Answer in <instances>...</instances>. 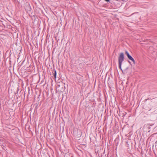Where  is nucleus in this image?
Returning <instances> with one entry per match:
<instances>
[{"label":"nucleus","instance_id":"1","mask_svg":"<svg viewBox=\"0 0 157 157\" xmlns=\"http://www.w3.org/2000/svg\"><path fill=\"white\" fill-rule=\"evenodd\" d=\"M124 60V55L123 52H121L120 53L118 58V61L119 67L120 69L121 70L122 72L123 70L121 68V65L123 62Z\"/></svg>","mask_w":157,"mask_h":157},{"label":"nucleus","instance_id":"2","mask_svg":"<svg viewBox=\"0 0 157 157\" xmlns=\"http://www.w3.org/2000/svg\"><path fill=\"white\" fill-rule=\"evenodd\" d=\"M125 54L127 56L128 58L130 60L132 61L134 64H135L136 63L135 60L129 54L128 52L126 50L125 51Z\"/></svg>","mask_w":157,"mask_h":157},{"label":"nucleus","instance_id":"3","mask_svg":"<svg viewBox=\"0 0 157 157\" xmlns=\"http://www.w3.org/2000/svg\"><path fill=\"white\" fill-rule=\"evenodd\" d=\"M125 145L128 147L129 149H132L133 148L132 143L130 140H128L126 141Z\"/></svg>","mask_w":157,"mask_h":157},{"label":"nucleus","instance_id":"4","mask_svg":"<svg viewBox=\"0 0 157 157\" xmlns=\"http://www.w3.org/2000/svg\"><path fill=\"white\" fill-rule=\"evenodd\" d=\"M84 134V133H83V136H82V139L80 140H79V144L80 145L85 146L86 144V143L85 142V140H84L85 136Z\"/></svg>","mask_w":157,"mask_h":157},{"label":"nucleus","instance_id":"5","mask_svg":"<svg viewBox=\"0 0 157 157\" xmlns=\"http://www.w3.org/2000/svg\"><path fill=\"white\" fill-rule=\"evenodd\" d=\"M95 152L97 153V152L98 154V155L99 156V153H100V150H98L97 151H96V149L95 150Z\"/></svg>","mask_w":157,"mask_h":157},{"label":"nucleus","instance_id":"6","mask_svg":"<svg viewBox=\"0 0 157 157\" xmlns=\"http://www.w3.org/2000/svg\"><path fill=\"white\" fill-rule=\"evenodd\" d=\"M83 136V133H82V132H81V135L79 137V138H79V140H81V139H82V136Z\"/></svg>","mask_w":157,"mask_h":157},{"label":"nucleus","instance_id":"7","mask_svg":"<svg viewBox=\"0 0 157 157\" xmlns=\"http://www.w3.org/2000/svg\"><path fill=\"white\" fill-rule=\"evenodd\" d=\"M54 76L55 78H56V71H54Z\"/></svg>","mask_w":157,"mask_h":157},{"label":"nucleus","instance_id":"8","mask_svg":"<svg viewBox=\"0 0 157 157\" xmlns=\"http://www.w3.org/2000/svg\"><path fill=\"white\" fill-rule=\"evenodd\" d=\"M80 94H81V96H82V95H83V91H80Z\"/></svg>","mask_w":157,"mask_h":157},{"label":"nucleus","instance_id":"9","mask_svg":"<svg viewBox=\"0 0 157 157\" xmlns=\"http://www.w3.org/2000/svg\"><path fill=\"white\" fill-rule=\"evenodd\" d=\"M105 1L107 2H110V0H104Z\"/></svg>","mask_w":157,"mask_h":157},{"label":"nucleus","instance_id":"10","mask_svg":"<svg viewBox=\"0 0 157 157\" xmlns=\"http://www.w3.org/2000/svg\"><path fill=\"white\" fill-rule=\"evenodd\" d=\"M129 68V67H127L125 69V71H126L127 70H128Z\"/></svg>","mask_w":157,"mask_h":157},{"label":"nucleus","instance_id":"11","mask_svg":"<svg viewBox=\"0 0 157 157\" xmlns=\"http://www.w3.org/2000/svg\"><path fill=\"white\" fill-rule=\"evenodd\" d=\"M155 147L157 146V141L155 142Z\"/></svg>","mask_w":157,"mask_h":157},{"label":"nucleus","instance_id":"12","mask_svg":"<svg viewBox=\"0 0 157 157\" xmlns=\"http://www.w3.org/2000/svg\"><path fill=\"white\" fill-rule=\"evenodd\" d=\"M104 152L103 154H102L101 156H104Z\"/></svg>","mask_w":157,"mask_h":157},{"label":"nucleus","instance_id":"13","mask_svg":"<svg viewBox=\"0 0 157 157\" xmlns=\"http://www.w3.org/2000/svg\"><path fill=\"white\" fill-rule=\"evenodd\" d=\"M148 100V99H146L144 100L145 101H146L147 100Z\"/></svg>","mask_w":157,"mask_h":157},{"label":"nucleus","instance_id":"14","mask_svg":"<svg viewBox=\"0 0 157 157\" xmlns=\"http://www.w3.org/2000/svg\"><path fill=\"white\" fill-rule=\"evenodd\" d=\"M147 99H148V100H150L151 99L150 98H148Z\"/></svg>","mask_w":157,"mask_h":157},{"label":"nucleus","instance_id":"15","mask_svg":"<svg viewBox=\"0 0 157 157\" xmlns=\"http://www.w3.org/2000/svg\"><path fill=\"white\" fill-rule=\"evenodd\" d=\"M128 62H129V63H130V64L132 65V64H131V62L129 61H128Z\"/></svg>","mask_w":157,"mask_h":157},{"label":"nucleus","instance_id":"16","mask_svg":"<svg viewBox=\"0 0 157 157\" xmlns=\"http://www.w3.org/2000/svg\"><path fill=\"white\" fill-rule=\"evenodd\" d=\"M108 154L107 156L106 157H108Z\"/></svg>","mask_w":157,"mask_h":157},{"label":"nucleus","instance_id":"17","mask_svg":"<svg viewBox=\"0 0 157 157\" xmlns=\"http://www.w3.org/2000/svg\"><path fill=\"white\" fill-rule=\"evenodd\" d=\"M121 0L122 1H125V0Z\"/></svg>","mask_w":157,"mask_h":157},{"label":"nucleus","instance_id":"18","mask_svg":"<svg viewBox=\"0 0 157 157\" xmlns=\"http://www.w3.org/2000/svg\"><path fill=\"white\" fill-rule=\"evenodd\" d=\"M82 102L81 101L80 102V104L81 105V103Z\"/></svg>","mask_w":157,"mask_h":157}]
</instances>
